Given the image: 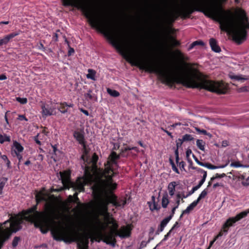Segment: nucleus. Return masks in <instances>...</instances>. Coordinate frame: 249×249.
Listing matches in <instances>:
<instances>
[{"instance_id": "f257e3e1", "label": "nucleus", "mask_w": 249, "mask_h": 249, "mask_svg": "<svg viewBox=\"0 0 249 249\" xmlns=\"http://www.w3.org/2000/svg\"><path fill=\"white\" fill-rule=\"evenodd\" d=\"M227 0H195L182 6L175 13L172 14L170 20L174 22L179 17L182 19L190 18L195 12L203 13L206 16L220 23L221 31L229 32L233 40L238 44L246 39L249 30V18L245 10L237 8L234 14L231 10H225L222 3Z\"/></svg>"}, {"instance_id": "f03ea898", "label": "nucleus", "mask_w": 249, "mask_h": 249, "mask_svg": "<svg viewBox=\"0 0 249 249\" xmlns=\"http://www.w3.org/2000/svg\"><path fill=\"white\" fill-rule=\"evenodd\" d=\"M63 5L64 6H71L80 10L91 27L102 34L132 66H136L140 70L149 73H156L161 82L166 84V70H163L155 61L146 57L145 53L143 55V53L135 54L129 51L123 42L116 24L98 17L93 8L84 1L63 0Z\"/></svg>"}, {"instance_id": "7ed1b4c3", "label": "nucleus", "mask_w": 249, "mask_h": 249, "mask_svg": "<svg viewBox=\"0 0 249 249\" xmlns=\"http://www.w3.org/2000/svg\"><path fill=\"white\" fill-rule=\"evenodd\" d=\"M45 188L39 191H35L36 204L27 210H23L18 215L12 216L10 223L17 217L21 220L20 229L23 220L34 224L35 227L40 229L42 233H46L53 229L59 222L56 221L59 218V210L57 204L53 200L48 201Z\"/></svg>"}, {"instance_id": "20e7f679", "label": "nucleus", "mask_w": 249, "mask_h": 249, "mask_svg": "<svg viewBox=\"0 0 249 249\" xmlns=\"http://www.w3.org/2000/svg\"><path fill=\"white\" fill-rule=\"evenodd\" d=\"M51 231L53 238L56 241L68 243L77 242L79 249H87L89 237L86 236L81 238L78 231L64 227L60 222Z\"/></svg>"}, {"instance_id": "39448f33", "label": "nucleus", "mask_w": 249, "mask_h": 249, "mask_svg": "<svg viewBox=\"0 0 249 249\" xmlns=\"http://www.w3.org/2000/svg\"><path fill=\"white\" fill-rule=\"evenodd\" d=\"M111 172L108 168L96 172L94 183L91 187L94 198H101L107 194L113 193V191L117 189V183L112 182V176L109 175Z\"/></svg>"}, {"instance_id": "423d86ee", "label": "nucleus", "mask_w": 249, "mask_h": 249, "mask_svg": "<svg viewBox=\"0 0 249 249\" xmlns=\"http://www.w3.org/2000/svg\"><path fill=\"white\" fill-rule=\"evenodd\" d=\"M98 200L96 204V210L101 215L108 217L110 216L108 213V205L112 204L116 207H121L122 204L118 202L117 196L113 193L107 194L101 198H95Z\"/></svg>"}, {"instance_id": "0eeeda50", "label": "nucleus", "mask_w": 249, "mask_h": 249, "mask_svg": "<svg viewBox=\"0 0 249 249\" xmlns=\"http://www.w3.org/2000/svg\"><path fill=\"white\" fill-rule=\"evenodd\" d=\"M14 221L10 223L7 220L3 223H0V249L4 243L10 237L13 232H16L20 230L21 220L17 217L13 218Z\"/></svg>"}, {"instance_id": "6e6552de", "label": "nucleus", "mask_w": 249, "mask_h": 249, "mask_svg": "<svg viewBox=\"0 0 249 249\" xmlns=\"http://www.w3.org/2000/svg\"><path fill=\"white\" fill-rule=\"evenodd\" d=\"M247 212H242L241 213L237 214L235 216L230 217L229 218H228L225 222V223L223 224L222 229L219 231L218 234L216 236H215L213 241L210 242V245L207 249H210V248L213 245L214 242L219 237L222 236L223 235L224 233L226 234L228 231L229 228L233 226L235 223L247 216Z\"/></svg>"}, {"instance_id": "1a4fd4ad", "label": "nucleus", "mask_w": 249, "mask_h": 249, "mask_svg": "<svg viewBox=\"0 0 249 249\" xmlns=\"http://www.w3.org/2000/svg\"><path fill=\"white\" fill-rule=\"evenodd\" d=\"M60 177L63 184V187L59 189H52L51 192H58L65 189H69L72 185V182L71 180V173L70 172L65 171L60 172Z\"/></svg>"}, {"instance_id": "9d476101", "label": "nucleus", "mask_w": 249, "mask_h": 249, "mask_svg": "<svg viewBox=\"0 0 249 249\" xmlns=\"http://www.w3.org/2000/svg\"><path fill=\"white\" fill-rule=\"evenodd\" d=\"M132 228L131 225L121 226L118 231H116V236H118L121 238H126L130 236Z\"/></svg>"}, {"instance_id": "9b49d317", "label": "nucleus", "mask_w": 249, "mask_h": 249, "mask_svg": "<svg viewBox=\"0 0 249 249\" xmlns=\"http://www.w3.org/2000/svg\"><path fill=\"white\" fill-rule=\"evenodd\" d=\"M117 236L115 235V232L112 231L102 234L103 242L107 244H111L113 246H114L116 242L115 237Z\"/></svg>"}, {"instance_id": "f8f14e48", "label": "nucleus", "mask_w": 249, "mask_h": 249, "mask_svg": "<svg viewBox=\"0 0 249 249\" xmlns=\"http://www.w3.org/2000/svg\"><path fill=\"white\" fill-rule=\"evenodd\" d=\"M73 136L75 140L81 144L86 151V142L83 132L75 130L73 133Z\"/></svg>"}, {"instance_id": "ddd939ff", "label": "nucleus", "mask_w": 249, "mask_h": 249, "mask_svg": "<svg viewBox=\"0 0 249 249\" xmlns=\"http://www.w3.org/2000/svg\"><path fill=\"white\" fill-rule=\"evenodd\" d=\"M120 158V155H118L115 152L112 151L110 153L108 160L107 162V164L105 165L106 166L111 165L113 166V165L116 166V168H118L119 165L118 164L117 160L119 159Z\"/></svg>"}, {"instance_id": "4468645a", "label": "nucleus", "mask_w": 249, "mask_h": 249, "mask_svg": "<svg viewBox=\"0 0 249 249\" xmlns=\"http://www.w3.org/2000/svg\"><path fill=\"white\" fill-rule=\"evenodd\" d=\"M20 33V31H18L5 36L3 38L0 39V46L4 44H7L11 39L19 35Z\"/></svg>"}, {"instance_id": "2eb2a0df", "label": "nucleus", "mask_w": 249, "mask_h": 249, "mask_svg": "<svg viewBox=\"0 0 249 249\" xmlns=\"http://www.w3.org/2000/svg\"><path fill=\"white\" fill-rule=\"evenodd\" d=\"M42 115L43 116H51L53 114V109L49 105L42 103L41 105Z\"/></svg>"}, {"instance_id": "dca6fc26", "label": "nucleus", "mask_w": 249, "mask_h": 249, "mask_svg": "<svg viewBox=\"0 0 249 249\" xmlns=\"http://www.w3.org/2000/svg\"><path fill=\"white\" fill-rule=\"evenodd\" d=\"M171 220V216H168L163 219L160 222L158 228L156 232V234H159L160 232L162 231L167 224Z\"/></svg>"}, {"instance_id": "f3484780", "label": "nucleus", "mask_w": 249, "mask_h": 249, "mask_svg": "<svg viewBox=\"0 0 249 249\" xmlns=\"http://www.w3.org/2000/svg\"><path fill=\"white\" fill-rule=\"evenodd\" d=\"M60 107H57V109L62 113H65L68 111V107H73L74 105L72 103L68 104L67 102H64L59 103Z\"/></svg>"}, {"instance_id": "a211bd4d", "label": "nucleus", "mask_w": 249, "mask_h": 249, "mask_svg": "<svg viewBox=\"0 0 249 249\" xmlns=\"http://www.w3.org/2000/svg\"><path fill=\"white\" fill-rule=\"evenodd\" d=\"M209 43L213 51L215 53H219L221 52V48L218 45L217 42L215 39L213 38H210Z\"/></svg>"}, {"instance_id": "6ab92c4d", "label": "nucleus", "mask_w": 249, "mask_h": 249, "mask_svg": "<svg viewBox=\"0 0 249 249\" xmlns=\"http://www.w3.org/2000/svg\"><path fill=\"white\" fill-rule=\"evenodd\" d=\"M71 188H72L75 191L79 193L84 192L85 190L84 185L81 183H75L72 182V185H71Z\"/></svg>"}, {"instance_id": "aec40b11", "label": "nucleus", "mask_w": 249, "mask_h": 249, "mask_svg": "<svg viewBox=\"0 0 249 249\" xmlns=\"http://www.w3.org/2000/svg\"><path fill=\"white\" fill-rule=\"evenodd\" d=\"M201 166L206 167L209 169L213 170L218 168H223L226 166V164L222 165L220 166H215L209 162H202V164H201Z\"/></svg>"}, {"instance_id": "412c9836", "label": "nucleus", "mask_w": 249, "mask_h": 249, "mask_svg": "<svg viewBox=\"0 0 249 249\" xmlns=\"http://www.w3.org/2000/svg\"><path fill=\"white\" fill-rule=\"evenodd\" d=\"M178 185L176 181H172L169 183L168 185V190L169 194L171 196H173L175 194L176 187Z\"/></svg>"}, {"instance_id": "4be33fe9", "label": "nucleus", "mask_w": 249, "mask_h": 249, "mask_svg": "<svg viewBox=\"0 0 249 249\" xmlns=\"http://www.w3.org/2000/svg\"><path fill=\"white\" fill-rule=\"evenodd\" d=\"M197 204H198L195 201H193L185 210L183 211V213H189L190 212L192 211Z\"/></svg>"}, {"instance_id": "5701e85b", "label": "nucleus", "mask_w": 249, "mask_h": 249, "mask_svg": "<svg viewBox=\"0 0 249 249\" xmlns=\"http://www.w3.org/2000/svg\"><path fill=\"white\" fill-rule=\"evenodd\" d=\"M169 203V201L168 199V196L167 194L163 195L161 201V205L162 207L164 208H165L167 207L168 204Z\"/></svg>"}, {"instance_id": "b1692460", "label": "nucleus", "mask_w": 249, "mask_h": 249, "mask_svg": "<svg viewBox=\"0 0 249 249\" xmlns=\"http://www.w3.org/2000/svg\"><path fill=\"white\" fill-rule=\"evenodd\" d=\"M95 74L96 71L92 69L88 70V73L87 75V77L88 79H91L92 80H95Z\"/></svg>"}, {"instance_id": "393cba45", "label": "nucleus", "mask_w": 249, "mask_h": 249, "mask_svg": "<svg viewBox=\"0 0 249 249\" xmlns=\"http://www.w3.org/2000/svg\"><path fill=\"white\" fill-rule=\"evenodd\" d=\"M11 141L10 137L6 134L2 135L0 133V143L3 144L5 142H10Z\"/></svg>"}, {"instance_id": "a878e982", "label": "nucleus", "mask_w": 249, "mask_h": 249, "mask_svg": "<svg viewBox=\"0 0 249 249\" xmlns=\"http://www.w3.org/2000/svg\"><path fill=\"white\" fill-rule=\"evenodd\" d=\"M197 147L202 151H204L205 142L202 140H197L196 142Z\"/></svg>"}, {"instance_id": "bb28decb", "label": "nucleus", "mask_w": 249, "mask_h": 249, "mask_svg": "<svg viewBox=\"0 0 249 249\" xmlns=\"http://www.w3.org/2000/svg\"><path fill=\"white\" fill-rule=\"evenodd\" d=\"M109 223L111 224L113 226V229L111 230V231L115 232V233L116 234V231H119V230L118 229L119 227L118 224L113 218L111 219V220L109 222Z\"/></svg>"}, {"instance_id": "cd10ccee", "label": "nucleus", "mask_w": 249, "mask_h": 249, "mask_svg": "<svg viewBox=\"0 0 249 249\" xmlns=\"http://www.w3.org/2000/svg\"><path fill=\"white\" fill-rule=\"evenodd\" d=\"M107 92L110 95L114 97H117L120 95V93L118 91L109 88L107 89Z\"/></svg>"}, {"instance_id": "c85d7f7f", "label": "nucleus", "mask_w": 249, "mask_h": 249, "mask_svg": "<svg viewBox=\"0 0 249 249\" xmlns=\"http://www.w3.org/2000/svg\"><path fill=\"white\" fill-rule=\"evenodd\" d=\"M207 189H205L199 195L197 199L195 201L198 204L201 199L204 198L207 196Z\"/></svg>"}, {"instance_id": "c756f323", "label": "nucleus", "mask_w": 249, "mask_h": 249, "mask_svg": "<svg viewBox=\"0 0 249 249\" xmlns=\"http://www.w3.org/2000/svg\"><path fill=\"white\" fill-rule=\"evenodd\" d=\"M14 145L15 148L14 150H16L18 153H19L23 151V147L19 143L17 142H15Z\"/></svg>"}, {"instance_id": "7c9ffc66", "label": "nucleus", "mask_w": 249, "mask_h": 249, "mask_svg": "<svg viewBox=\"0 0 249 249\" xmlns=\"http://www.w3.org/2000/svg\"><path fill=\"white\" fill-rule=\"evenodd\" d=\"M196 45L204 46L205 43L201 40H196L193 42L189 46V50L192 49Z\"/></svg>"}, {"instance_id": "2f4dec72", "label": "nucleus", "mask_w": 249, "mask_h": 249, "mask_svg": "<svg viewBox=\"0 0 249 249\" xmlns=\"http://www.w3.org/2000/svg\"><path fill=\"white\" fill-rule=\"evenodd\" d=\"M152 199L154 202L153 206H151V205H149L150 210L151 211H153L154 210H159L160 209V207H159L158 204L155 202V198L154 196L152 197Z\"/></svg>"}, {"instance_id": "473e14b6", "label": "nucleus", "mask_w": 249, "mask_h": 249, "mask_svg": "<svg viewBox=\"0 0 249 249\" xmlns=\"http://www.w3.org/2000/svg\"><path fill=\"white\" fill-rule=\"evenodd\" d=\"M108 168L112 170V172L110 173L109 175L112 176V178L119 174V172L117 170L115 171L113 169V166L111 165L106 166L104 171H105L106 169ZM101 170L103 171L102 169Z\"/></svg>"}, {"instance_id": "72a5a7b5", "label": "nucleus", "mask_w": 249, "mask_h": 249, "mask_svg": "<svg viewBox=\"0 0 249 249\" xmlns=\"http://www.w3.org/2000/svg\"><path fill=\"white\" fill-rule=\"evenodd\" d=\"M91 93L92 90L89 89L88 93L85 94L84 96L87 101L92 100L94 98V95Z\"/></svg>"}, {"instance_id": "f704fd0d", "label": "nucleus", "mask_w": 249, "mask_h": 249, "mask_svg": "<svg viewBox=\"0 0 249 249\" xmlns=\"http://www.w3.org/2000/svg\"><path fill=\"white\" fill-rule=\"evenodd\" d=\"M131 147H129V146H126L125 147H124V148H122L121 150V153H120V155L123 156V157H127L128 156V154H125V153L128 151V150H132V149H131Z\"/></svg>"}, {"instance_id": "c9c22d12", "label": "nucleus", "mask_w": 249, "mask_h": 249, "mask_svg": "<svg viewBox=\"0 0 249 249\" xmlns=\"http://www.w3.org/2000/svg\"><path fill=\"white\" fill-rule=\"evenodd\" d=\"M182 139V141H184V142L192 141L194 139V137L192 135L187 134L183 135Z\"/></svg>"}, {"instance_id": "e433bc0d", "label": "nucleus", "mask_w": 249, "mask_h": 249, "mask_svg": "<svg viewBox=\"0 0 249 249\" xmlns=\"http://www.w3.org/2000/svg\"><path fill=\"white\" fill-rule=\"evenodd\" d=\"M7 179L6 178H3L2 180H0V195L2 194L3 188L5 185Z\"/></svg>"}, {"instance_id": "4c0bfd02", "label": "nucleus", "mask_w": 249, "mask_h": 249, "mask_svg": "<svg viewBox=\"0 0 249 249\" xmlns=\"http://www.w3.org/2000/svg\"><path fill=\"white\" fill-rule=\"evenodd\" d=\"M20 239L19 237L15 236L12 241V246L13 247H16L18 245V242Z\"/></svg>"}, {"instance_id": "58836bf2", "label": "nucleus", "mask_w": 249, "mask_h": 249, "mask_svg": "<svg viewBox=\"0 0 249 249\" xmlns=\"http://www.w3.org/2000/svg\"><path fill=\"white\" fill-rule=\"evenodd\" d=\"M16 100L21 104H25L27 103V99L26 98H21L19 97L16 98Z\"/></svg>"}, {"instance_id": "ea45409f", "label": "nucleus", "mask_w": 249, "mask_h": 249, "mask_svg": "<svg viewBox=\"0 0 249 249\" xmlns=\"http://www.w3.org/2000/svg\"><path fill=\"white\" fill-rule=\"evenodd\" d=\"M195 129L199 134H202L205 135H208L209 134L206 130L200 129L198 127H196Z\"/></svg>"}, {"instance_id": "a19ab883", "label": "nucleus", "mask_w": 249, "mask_h": 249, "mask_svg": "<svg viewBox=\"0 0 249 249\" xmlns=\"http://www.w3.org/2000/svg\"><path fill=\"white\" fill-rule=\"evenodd\" d=\"M230 165L231 167H236V168L243 166V165L241 163H240V162H239V161L232 162L231 163Z\"/></svg>"}, {"instance_id": "79ce46f5", "label": "nucleus", "mask_w": 249, "mask_h": 249, "mask_svg": "<svg viewBox=\"0 0 249 249\" xmlns=\"http://www.w3.org/2000/svg\"><path fill=\"white\" fill-rule=\"evenodd\" d=\"M205 174L203 175L202 179L199 181V182L198 184L200 186H201L203 185V184L204 183V182L205 181L206 178H207V172H205Z\"/></svg>"}, {"instance_id": "37998d69", "label": "nucleus", "mask_w": 249, "mask_h": 249, "mask_svg": "<svg viewBox=\"0 0 249 249\" xmlns=\"http://www.w3.org/2000/svg\"><path fill=\"white\" fill-rule=\"evenodd\" d=\"M191 168L192 169L196 170L198 173H202L203 175L205 174V172H207V171L204 170L203 169L198 168V167H197L192 166V167H191Z\"/></svg>"}, {"instance_id": "c03bdc74", "label": "nucleus", "mask_w": 249, "mask_h": 249, "mask_svg": "<svg viewBox=\"0 0 249 249\" xmlns=\"http://www.w3.org/2000/svg\"><path fill=\"white\" fill-rule=\"evenodd\" d=\"M200 187L201 186L199 185H198V184H197L196 186L193 187L192 189L191 190V191H190L189 192L188 195H191L192 194H193L196 191L198 190Z\"/></svg>"}, {"instance_id": "a18cd8bd", "label": "nucleus", "mask_w": 249, "mask_h": 249, "mask_svg": "<svg viewBox=\"0 0 249 249\" xmlns=\"http://www.w3.org/2000/svg\"><path fill=\"white\" fill-rule=\"evenodd\" d=\"M184 142V141H182V139H178L177 141H176V146H177V148H179V147H180L182 145V143L183 142Z\"/></svg>"}, {"instance_id": "49530a36", "label": "nucleus", "mask_w": 249, "mask_h": 249, "mask_svg": "<svg viewBox=\"0 0 249 249\" xmlns=\"http://www.w3.org/2000/svg\"><path fill=\"white\" fill-rule=\"evenodd\" d=\"M176 197H177V200H176V206H178V207L179 205H180V198L181 197V195L180 194H178L177 195H176Z\"/></svg>"}, {"instance_id": "de8ad7c7", "label": "nucleus", "mask_w": 249, "mask_h": 249, "mask_svg": "<svg viewBox=\"0 0 249 249\" xmlns=\"http://www.w3.org/2000/svg\"><path fill=\"white\" fill-rule=\"evenodd\" d=\"M14 152L18 160V165H19V163L21 162L22 160V156L20 153H18L16 150H14Z\"/></svg>"}, {"instance_id": "09e8293b", "label": "nucleus", "mask_w": 249, "mask_h": 249, "mask_svg": "<svg viewBox=\"0 0 249 249\" xmlns=\"http://www.w3.org/2000/svg\"><path fill=\"white\" fill-rule=\"evenodd\" d=\"M98 160V157L96 153H94L92 157V160L93 164H96Z\"/></svg>"}, {"instance_id": "8fccbe9b", "label": "nucleus", "mask_w": 249, "mask_h": 249, "mask_svg": "<svg viewBox=\"0 0 249 249\" xmlns=\"http://www.w3.org/2000/svg\"><path fill=\"white\" fill-rule=\"evenodd\" d=\"M178 165L181 170H185V166L186 165V163L184 161H180L179 162Z\"/></svg>"}, {"instance_id": "3c124183", "label": "nucleus", "mask_w": 249, "mask_h": 249, "mask_svg": "<svg viewBox=\"0 0 249 249\" xmlns=\"http://www.w3.org/2000/svg\"><path fill=\"white\" fill-rule=\"evenodd\" d=\"M147 244H148L147 242L146 241H142L140 244V247H139V249H142L146 247Z\"/></svg>"}, {"instance_id": "603ef678", "label": "nucleus", "mask_w": 249, "mask_h": 249, "mask_svg": "<svg viewBox=\"0 0 249 249\" xmlns=\"http://www.w3.org/2000/svg\"><path fill=\"white\" fill-rule=\"evenodd\" d=\"M178 208V206H175L174 207H173L171 211V213L170 215L169 216H171V219L172 218L173 216H174L176 210Z\"/></svg>"}, {"instance_id": "864d4df0", "label": "nucleus", "mask_w": 249, "mask_h": 249, "mask_svg": "<svg viewBox=\"0 0 249 249\" xmlns=\"http://www.w3.org/2000/svg\"><path fill=\"white\" fill-rule=\"evenodd\" d=\"M18 119L20 121L25 120L26 121H28V119L23 115H19Z\"/></svg>"}, {"instance_id": "5fc2aeb1", "label": "nucleus", "mask_w": 249, "mask_h": 249, "mask_svg": "<svg viewBox=\"0 0 249 249\" xmlns=\"http://www.w3.org/2000/svg\"><path fill=\"white\" fill-rule=\"evenodd\" d=\"M242 184L244 186H248L249 185V177L246 179L245 181L242 182Z\"/></svg>"}, {"instance_id": "6e6d98bb", "label": "nucleus", "mask_w": 249, "mask_h": 249, "mask_svg": "<svg viewBox=\"0 0 249 249\" xmlns=\"http://www.w3.org/2000/svg\"><path fill=\"white\" fill-rule=\"evenodd\" d=\"M226 176V175L225 173H223L222 174H219L216 173L215 175V177L216 178H221L225 177Z\"/></svg>"}, {"instance_id": "4d7b16f0", "label": "nucleus", "mask_w": 249, "mask_h": 249, "mask_svg": "<svg viewBox=\"0 0 249 249\" xmlns=\"http://www.w3.org/2000/svg\"><path fill=\"white\" fill-rule=\"evenodd\" d=\"M181 124L180 123H177L173 124L172 125H171L170 126H169L168 127L170 128V129H174L175 127H176L178 125H180Z\"/></svg>"}, {"instance_id": "13d9d810", "label": "nucleus", "mask_w": 249, "mask_h": 249, "mask_svg": "<svg viewBox=\"0 0 249 249\" xmlns=\"http://www.w3.org/2000/svg\"><path fill=\"white\" fill-rule=\"evenodd\" d=\"M161 129L165 132L169 136H170L171 138H173V136L171 132L167 130L166 129H164L163 127H161Z\"/></svg>"}, {"instance_id": "bf43d9fd", "label": "nucleus", "mask_w": 249, "mask_h": 249, "mask_svg": "<svg viewBox=\"0 0 249 249\" xmlns=\"http://www.w3.org/2000/svg\"><path fill=\"white\" fill-rule=\"evenodd\" d=\"M172 232V231L171 230H170L169 231V232H167V233L164 235V238L162 239V241H166L168 238V237L170 236V234Z\"/></svg>"}, {"instance_id": "052dcab7", "label": "nucleus", "mask_w": 249, "mask_h": 249, "mask_svg": "<svg viewBox=\"0 0 249 249\" xmlns=\"http://www.w3.org/2000/svg\"><path fill=\"white\" fill-rule=\"evenodd\" d=\"M74 53V50L71 47H69V49L68 52V55L70 56Z\"/></svg>"}, {"instance_id": "680f3d73", "label": "nucleus", "mask_w": 249, "mask_h": 249, "mask_svg": "<svg viewBox=\"0 0 249 249\" xmlns=\"http://www.w3.org/2000/svg\"><path fill=\"white\" fill-rule=\"evenodd\" d=\"M118 202H120L122 204L121 206L124 207L126 204V199H121L118 200Z\"/></svg>"}, {"instance_id": "e2e57ef3", "label": "nucleus", "mask_w": 249, "mask_h": 249, "mask_svg": "<svg viewBox=\"0 0 249 249\" xmlns=\"http://www.w3.org/2000/svg\"><path fill=\"white\" fill-rule=\"evenodd\" d=\"M193 157L194 158V159L196 161V162L199 165L201 166V164H202V163L203 162H201V161H200L197 158V157L194 155V154H193Z\"/></svg>"}, {"instance_id": "0e129e2a", "label": "nucleus", "mask_w": 249, "mask_h": 249, "mask_svg": "<svg viewBox=\"0 0 249 249\" xmlns=\"http://www.w3.org/2000/svg\"><path fill=\"white\" fill-rule=\"evenodd\" d=\"M172 170L175 172L177 174H180V172L178 169V168L177 167V166H176V165H174V166H172Z\"/></svg>"}, {"instance_id": "69168bd1", "label": "nucleus", "mask_w": 249, "mask_h": 249, "mask_svg": "<svg viewBox=\"0 0 249 249\" xmlns=\"http://www.w3.org/2000/svg\"><path fill=\"white\" fill-rule=\"evenodd\" d=\"M192 153V151L191 150V149H187L186 151V157L187 158H189L190 154H191Z\"/></svg>"}, {"instance_id": "338daca9", "label": "nucleus", "mask_w": 249, "mask_h": 249, "mask_svg": "<svg viewBox=\"0 0 249 249\" xmlns=\"http://www.w3.org/2000/svg\"><path fill=\"white\" fill-rule=\"evenodd\" d=\"M179 227V223L178 221L176 222L173 226L171 229V231H172L175 228Z\"/></svg>"}, {"instance_id": "774afa93", "label": "nucleus", "mask_w": 249, "mask_h": 249, "mask_svg": "<svg viewBox=\"0 0 249 249\" xmlns=\"http://www.w3.org/2000/svg\"><path fill=\"white\" fill-rule=\"evenodd\" d=\"M80 111L83 113L85 115H86V116H89V111L87 110H85L83 108H80Z\"/></svg>"}]
</instances>
